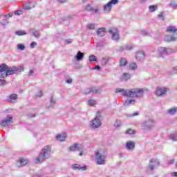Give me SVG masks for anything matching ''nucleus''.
Instances as JSON below:
<instances>
[{
  "instance_id": "nucleus-2",
  "label": "nucleus",
  "mask_w": 177,
  "mask_h": 177,
  "mask_svg": "<svg viewBox=\"0 0 177 177\" xmlns=\"http://www.w3.org/2000/svg\"><path fill=\"white\" fill-rule=\"evenodd\" d=\"M116 93H122V96L125 97H131L132 99H138L140 96H142L145 93V90L143 88H130V89H122V88H116Z\"/></svg>"
},
{
  "instance_id": "nucleus-6",
  "label": "nucleus",
  "mask_w": 177,
  "mask_h": 177,
  "mask_svg": "<svg viewBox=\"0 0 177 177\" xmlns=\"http://www.w3.org/2000/svg\"><path fill=\"white\" fill-rule=\"evenodd\" d=\"M102 113L100 111H97L95 118L91 120V128L93 129H97L100 127H102Z\"/></svg>"
},
{
  "instance_id": "nucleus-29",
  "label": "nucleus",
  "mask_w": 177,
  "mask_h": 177,
  "mask_svg": "<svg viewBox=\"0 0 177 177\" xmlns=\"http://www.w3.org/2000/svg\"><path fill=\"white\" fill-rule=\"evenodd\" d=\"M176 112L177 107H173L167 110V114H169L170 115H174V114H176Z\"/></svg>"
},
{
  "instance_id": "nucleus-52",
  "label": "nucleus",
  "mask_w": 177,
  "mask_h": 177,
  "mask_svg": "<svg viewBox=\"0 0 177 177\" xmlns=\"http://www.w3.org/2000/svg\"><path fill=\"white\" fill-rule=\"evenodd\" d=\"M158 19H162V20H164V12H160L158 15Z\"/></svg>"
},
{
  "instance_id": "nucleus-54",
  "label": "nucleus",
  "mask_w": 177,
  "mask_h": 177,
  "mask_svg": "<svg viewBox=\"0 0 177 177\" xmlns=\"http://www.w3.org/2000/svg\"><path fill=\"white\" fill-rule=\"evenodd\" d=\"M35 46H37V42L33 41L30 44V47L34 49V48H35Z\"/></svg>"
},
{
  "instance_id": "nucleus-21",
  "label": "nucleus",
  "mask_w": 177,
  "mask_h": 177,
  "mask_svg": "<svg viewBox=\"0 0 177 177\" xmlns=\"http://www.w3.org/2000/svg\"><path fill=\"white\" fill-rule=\"evenodd\" d=\"M132 75L128 73H124L122 76L120 77L121 81H129L131 80Z\"/></svg>"
},
{
  "instance_id": "nucleus-57",
  "label": "nucleus",
  "mask_w": 177,
  "mask_h": 177,
  "mask_svg": "<svg viewBox=\"0 0 177 177\" xmlns=\"http://www.w3.org/2000/svg\"><path fill=\"white\" fill-rule=\"evenodd\" d=\"M93 70H100V66H95L94 68H93Z\"/></svg>"
},
{
  "instance_id": "nucleus-3",
  "label": "nucleus",
  "mask_w": 177,
  "mask_h": 177,
  "mask_svg": "<svg viewBox=\"0 0 177 177\" xmlns=\"http://www.w3.org/2000/svg\"><path fill=\"white\" fill-rule=\"evenodd\" d=\"M50 153H52V148L50 146H45L39 153L38 157L36 158L35 163L38 164V162H44L45 160H48V158L50 157Z\"/></svg>"
},
{
  "instance_id": "nucleus-18",
  "label": "nucleus",
  "mask_w": 177,
  "mask_h": 177,
  "mask_svg": "<svg viewBox=\"0 0 177 177\" xmlns=\"http://www.w3.org/2000/svg\"><path fill=\"white\" fill-rule=\"evenodd\" d=\"M125 149H127L129 151H132L135 150V142L129 141L125 144Z\"/></svg>"
},
{
  "instance_id": "nucleus-45",
  "label": "nucleus",
  "mask_w": 177,
  "mask_h": 177,
  "mask_svg": "<svg viewBox=\"0 0 177 177\" xmlns=\"http://www.w3.org/2000/svg\"><path fill=\"white\" fill-rule=\"evenodd\" d=\"M8 18L3 19V22L1 23L2 26H6V24H9V21H8Z\"/></svg>"
},
{
  "instance_id": "nucleus-60",
  "label": "nucleus",
  "mask_w": 177,
  "mask_h": 177,
  "mask_svg": "<svg viewBox=\"0 0 177 177\" xmlns=\"http://www.w3.org/2000/svg\"><path fill=\"white\" fill-rule=\"evenodd\" d=\"M141 34H142V35H147V31H146V30H142V31H141Z\"/></svg>"
},
{
  "instance_id": "nucleus-16",
  "label": "nucleus",
  "mask_w": 177,
  "mask_h": 177,
  "mask_svg": "<svg viewBox=\"0 0 177 177\" xmlns=\"http://www.w3.org/2000/svg\"><path fill=\"white\" fill-rule=\"evenodd\" d=\"M136 59L138 62H143L145 59H146V55L145 54V51L140 50H138L136 55Z\"/></svg>"
},
{
  "instance_id": "nucleus-56",
  "label": "nucleus",
  "mask_w": 177,
  "mask_h": 177,
  "mask_svg": "<svg viewBox=\"0 0 177 177\" xmlns=\"http://www.w3.org/2000/svg\"><path fill=\"white\" fill-rule=\"evenodd\" d=\"M28 75L29 77H32V75H34V71L30 70Z\"/></svg>"
},
{
  "instance_id": "nucleus-10",
  "label": "nucleus",
  "mask_w": 177,
  "mask_h": 177,
  "mask_svg": "<svg viewBox=\"0 0 177 177\" xmlns=\"http://www.w3.org/2000/svg\"><path fill=\"white\" fill-rule=\"evenodd\" d=\"M109 32V34H111L113 41H118V39H120V33L118 32V29L115 28H110Z\"/></svg>"
},
{
  "instance_id": "nucleus-27",
  "label": "nucleus",
  "mask_w": 177,
  "mask_h": 177,
  "mask_svg": "<svg viewBox=\"0 0 177 177\" xmlns=\"http://www.w3.org/2000/svg\"><path fill=\"white\" fill-rule=\"evenodd\" d=\"M56 104V100L53 98V96L50 97V104L47 105L48 109H50V107H53Z\"/></svg>"
},
{
  "instance_id": "nucleus-48",
  "label": "nucleus",
  "mask_w": 177,
  "mask_h": 177,
  "mask_svg": "<svg viewBox=\"0 0 177 177\" xmlns=\"http://www.w3.org/2000/svg\"><path fill=\"white\" fill-rule=\"evenodd\" d=\"M6 84H8V82H6V80L0 79V85L1 86L6 85Z\"/></svg>"
},
{
  "instance_id": "nucleus-37",
  "label": "nucleus",
  "mask_w": 177,
  "mask_h": 177,
  "mask_svg": "<svg viewBox=\"0 0 177 177\" xmlns=\"http://www.w3.org/2000/svg\"><path fill=\"white\" fill-rule=\"evenodd\" d=\"M138 68V65L135 62L130 64V70L135 71Z\"/></svg>"
},
{
  "instance_id": "nucleus-20",
  "label": "nucleus",
  "mask_w": 177,
  "mask_h": 177,
  "mask_svg": "<svg viewBox=\"0 0 177 177\" xmlns=\"http://www.w3.org/2000/svg\"><path fill=\"white\" fill-rule=\"evenodd\" d=\"M28 162L26 159L21 158L17 161V167H24V165H27Z\"/></svg>"
},
{
  "instance_id": "nucleus-50",
  "label": "nucleus",
  "mask_w": 177,
  "mask_h": 177,
  "mask_svg": "<svg viewBox=\"0 0 177 177\" xmlns=\"http://www.w3.org/2000/svg\"><path fill=\"white\" fill-rule=\"evenodd\" d=\"M171 74H177V66L172 68L171 71Z\"/></svg>"
},
{
  "instance_id": "nucleus-14",
  "label": "nucleus",
  "mask_w": 177,
  "mask_h": 177,
  "mask_svg": "<svg viewBox=\"0 0 177 177\" xmlns=\"http://www.w3.org/2000/svg\"><path fill=\"white\" fill-rule=\"evenodd\" d=\"M158 52L160 56H165L166 55H169L170 52H172L171 48H167L165 47H159L158 48Z\"/></svg>"
},
{
  "instance_id": "nucleus-53",
  "label": "nucleus",
  "mask_w": 177,
  "mask_h": 177,
  "mask_svg": "<svg viewBox=\"0 0 177 177\" xmlns=\"http://www.w3.org/2000/svg\"><path fill=\"white\" fill-rule=\"evenodd\" d=\"M12 16H13V14L12 13H9L8 15H4L3 17L5 19H9V17H12Z\"/></svg>"
},
{
  "instance_id": "nucleus-59",
  "label": "nucleus",
  "mask_w": 177,
  "mask_h": 177,
  "mask_svg": "<svg viewBox=\"0 0 177 177\" xmlns=\"http://www.w3.org/2000/svg\"><path fill=\"white\" fill-rule=\"evenodd\" d=\"M124 50H125V48L123 46H120L119 48V51L120 52H124Z\"/></svg>"
},
{
  "instance_id": "nucleus-19",
  "label": "nucleus",
  "mask_w": 177,
  "mask_h": 177,
  "mask_svg": "<svg viewBox=\"0 0 177 177\" xmlns=\"http://www.w3.org/2000/svg\"><path fill=\"white\" fill-rule=\"evenodd\" d=\"M135 104H136V100L135 98L127 100L124 103L125 107H130V106H135Z\"/></svg>"
},
{
  "instance_id": "nucleus-7",
  "label": "nucleus",
  "mask_w": 177,
  "mask_h": 177,
  "mask_svg": "<svg viewBox=\"0 0 177 177\" xmlns=\"http://www.w3.org/2000/svg\"><path fill=\"white\" fill-rule=\"evenodd\" d=\"M142 129L143 131H150L156 127V120L153 119H148L142 123Z\"/></svg>"
},
{
  "instance_id": "nucleus-26",
  "label": "nucleus",
  "mask_w": 177,
  "mask_h": 177,
  "mask_svg": "<svg viewBox=\"0 0 177 177\" xmlns=\"http://www.w3.org/2000/svg\"><path fill=\"white\" fill-rule=\"evenodd\" d=\"M112 8L113 7L109 3L103 6V10L105 12V13H110Z\"/></svg>"
},
{
  "instance_id": "nucleus-49",
  "label": "nucleus",
  "mask_w": 177,
  "mask_h": 177,
  "mask_svg": "<svg viewBox=\"0 0 177 177\" xmlns=\"http://www.w3.org/2000/svg\"><path fill=\"white\" fill-rule=\"evenodd\" d=\"M169 6L172 8L173 9H176L177 8V3H170Z\"/></svg>"
},
{
  "instance_id": "nucleus-63",
  "label": "nucleus",
  "mask_w": 177,
  "mask_h": 177,
  "mask_svg": "<svg viewBox=\"0 0 177 177\" xmlns=\"http://www.w3.org/2000/svg\"><path fill=\"white\" fill-rule=\"evenodd\" d=\"M171 176L177 177V171L171 173Z\"/></svg>"
},
{
  "instance_id": "nucleus-51",
  "label": "nucleus",
  "mask_w": 177,
  "mask_h": 177,
  "mask_svg": "<svg viewBox=\"0 0 177 177\" xmlns=\"http://www.w3.org/2000/svg\"><path fill=\"white\" fill-rule=\"evenodd\" d=\"M23 14V11L22 10H17L15 12V15H17V16H20V15Z\"/></svg>"
},
{
  "instance_id": "nucleus-25",
  "label": "nucleus",
  "mask_w": 177,
  "mask_h": 177,
  "mask_svg": "<svg viewBox=\"0 0 177 177\" xmlns=\"http://www.w3.org/2000/svg\"><path fill=\"white\" fill-rule=\"evenodd\" d=\"M66 138H67L66 133L59 134L56 136L57 140H59V142H64V140H66Z\"/></svg>"
},
{
  "instance_id": "nucleus-22",
  "label": "nucleus",
  "mask_w": 177,
  "mask_h": 177,
  "mask_svg": "<svg viewBox=\"0 0 177 177\" xmlns=\"http://www.w3.org/2000/svg\"><path fill=\"white\" fill-rule=\"evenodd\" d=\"M33 8H35V6L32 5L31 2H28L23 6V9L25 10H30L31 9H33Z\"/></svg>"
},
{
  "instance_id": "nucleus-4",
  "label": "nucleus",
  "mask_w": 177,
  "mask_h": 177,
  "mask_svg": "<svg viewBox=\"0 0 177 177\" xmlns=\"http://www.w3.org/2000/svg\"><path fill=\"white\" fill-rule=\"evenodd\" d=\"M166 31L170 34L165 37L166 42H175V41H177V29L175 26L167 27Z\"/></svg>"
},
{
  "instance_id": "nucleus-38",
  "label": "nucleus",
  "mask_w": 177,
  "mask_h": 177,
  "mask_svg": "<svg viewBox=\"0 0 177 177\" xmlns=\"http://www.w3.org/2000/svg\"><path fill=\"white\" fill-rule=\"evenodd\" d=\"M88 60L90 62H97V59L96 58V56L91 55L88 57Z\"/></svg>"
},
{
  "instance_id": "nucleus-41",
  "label": "nucleus",
  "mask_w": 177,
  "mask_h": 177,
  "mask_svg": "<svg viewBox=\"0 0 177 177\" xmlns=\"http://www.w3.org/2000/svg\"><path fill=\"white\" fill-rule=\"evenodd\" d=\"M125 133L127 135H135V131L132 130V129H129L126 131Z\"/></svg>"
},
{
  "instance_id": "nucleus-42",
  "label": "nucleus",
  "mask_w": 177,
  "mask_h": 177,
  "mask_svg": "<svg viewBox=\"0 0 177 177\" xmlns=\"http://www.w3.org/2000/svg\"><path fill=\"white\" fill-rule=\"evenodd\" d=\"M17 48L19 50H24V49H26V46H24V44H17Z\"/></svg>"
},
{
  "instance_id": "nucleus-47",
  "label": "nucleus",
  "mask_w": 177,
  "mask_h": 177,
  "mask_svg": "<svg viewBox=\"0 0 177 177\" xmlns=\"http://www.w3.org/2000/svg\"><path fill=\"white\" fill-rule=\"evenodd\" d=\"M136 115H139V113L135 112L133 114H127V117H136Z\"/></svg>"
},
{
  "instance_id": "nucleus-1",
  "label": "nucleus",
  "mask_w": 177,
  "mask_h": 177,
  "mask_svg": "<svg viewBox=\"0 0 177 177\" xmlns=\"http://www.w3.org/2000/svg\"><path fill=\"white\" fill-rule=\"evenodd\" d=\"M22 71H24V66L23 65L9 68L6 64H1L0 65V78L5 79L9 75H13V74Z\"/></svg>"
},
{
  "instance_id": "nucleus-46",
  "label": "nucleus",
  "mask_w": 177,
  "mask_h": 177,
  "mask_svg": "<svg viewBox=\"0 0 177 177\" xmlns=\"http://www.w3.org/2000/svg\"><path fill=\"white\" fill-rule=\"evenodd\" d=\"M126 50H132L133 49V47L131 44H127L125 46Z\"/></svg>"
},
{
  "instance_id": "nucleus-28",
  "label": "nucleus",
  "mask_w": 177,
  "mask_h": 177,
  "mask_svg": "<svg viewBox=\"0 0 177 177\" xmlns=\"http://www.w3.org/2000/svg\"><path fill=\"white\" fill-rule=\"evenodd\" d=\"M127 64H128V59H127V58L125 57L121 58L120 60V67H125Z\"/></svg>"
},
{
  "instance_id": "nucleus-62",
  "label": "nucleus",
  "mask_w": 177,
  "mask_h": 177,
  "mask_svg": "<svg viewBox=\"0 0 177 177\" xmlns=\"http://www.w3.org/2000/svg\"><path fill=\"white\" fill-rule=\"evenodd\" d=\"M82 66L80 64H76L75 68H81Z\"/></svg>"
},
{
  "instance_id": "nucleus-15",
  "label": "nucleus",
  "mask_w": 177,
  "mask_h": 177,
  "mask_svg": "<svg viewBox=\"0 0 177 177\" xmlns=\"http://www.w3.org/2000/svg\"><path fill=\"white\" fill-rule=\"evenodd\" d=\"M12 120H13L12 115H7V119L2 120L0 123L1 127H9L10 122H12Z\"/></svg>"
},
{
  "instance_id": "nucleus-24",
  "label": "nucleus",
  "mask_w": 177,
  "mask_h": 177,
  "mask_svg": "<svg viewBox=\"0 0 177 177\" xmlns=\"http://www.w3.org/2000/svg\"><path fill=\"white\" fill-rule=\"evenodd\" d=\"M84 53H82L81 51H78L77 53V55H75V58L77 62H81V60H82V59H84Z\"/></svg>"
},
{
  "instance_id": "nucleus-5",
  "label": "nucleus",
  "mask_w": 177,
  "mask_h": 177,
  "mask_svg": "<svg viewBox=\"0 0 177 177\" xmlns=\"http://www.w3.org/2000/svg\"><path fill=\"white\" fill-rule=\"evenodd\" d=\"M107 154L104 151H98L95 153V160L97 165H104Z\"/></svg>"
},
{
  "instance_id": "nucleus-31",
  "label": "nucleus",
  "mask_w": 177,
  "mask_h": 177,
  "mask_svg": "<svg viewBox=\"0 0 177 177\" xmlns=\"http://www.w3.org/2000/svg\"><path fill=\"white\" fill-rule=\"evenodd\" d=\"M15 35H17L18 37H21L23 35H27V32L24 30H17L15 32Z\"/></svg>"
},
{
  "instance_id": "nucleus-64",
  "label": "nucleus",
  "mask_w": 177,
  "mask_h": 177,
  "mask_svg": "<svg viewBox=\"0 0 177 177\" xmlns=\"http://www.w3.org/2000/svg\"><path fill=\"white\" fill-rule=\"evenodd\" d=\"M32 177H41V176L39 175V174H36L33 175Z\"/></svg>"
},
{
  "instance_id": "nucleus-32",
  "label": "nucleus",
  "mask_w": 177,
  "mask_h": 177,
  "mask_svg": "<svg viewBox=\"0 0 177 177\" xmlns=\"http://www.w3.org/2000/svg\"><path fill=\"white\" fill-rule=\"evenodd\" d=\"M121 125H122V122L120 120H116L113 124V127H115V128H120Z\"/></svg>"
},
{
  "instance_id": "nucleus-17",
  "label": "nucleus",
  "mask_w": 177,
  "mask_h": 177,
  "mask_svg": "<svg viewBox=\"0 0 177 177\" xmlns=\"http://www.w3.org/2000/svg\"><path fill=\"white\" fill-rule=\"evenodd\" d=\"M17 99H19V95L16 93H12L7 96V102L10 103H15Z\"/></svg>"
},
{
  "instance_id": "nucleus-61",
  "label": "nucleus",
  "mask_w": 177,
  "mask_h": 177,
  "mask_svg": "<svg viewBox=\"0 0 177 177\" xmlns=\"http://www.w3.org/2000/svg\"><path fill=\"white\" fill-rule=\"evenodd\" d=\"M80 169H82V171H86V166H83V167L80 166Z\"/></svg>"
},
{
  "instance_id": "nucleus-40",
  "label": "nucleus",
  "mask_w": 177,
  "mask_h": 177,
  "mask_svg": "<svg viewBox=\"0 0 177 177\" xmlns=\"http://www.w3.org/2000/svg\"><path fill=\"white\" fill-rule=\"evenodd\" d=\"M87 30H95V24H90L86 25Z\"/></svg>"
},
{
  "instance_id": "nucleus-12",
  "label": "nucleus",
  "mask_w": 177,
  "mask_h": 177,
  "mask_svg": "<svg viewBox=\"0 0 177 177\" xmlns=\"http://www.w3.org/2000/svg\"><path fill=\"white\" fill-rule=\"evenodd\" d=\"M85 10H86L87 12H92L95 15L100 14V8H99V7L93 8L92 6H91V4H88L86 6Z\"/></svg>"
},
{
  "instance_id": "nucleus-9",
  "label": "nucleus",
  "mask_w": 177,
  "mask_h": 177,
  "mask_svg": "<svg viewBox=\"0 0 177 177\" xmlns=\"http://www.w3.org/2000/svg\"><path fill=\"white\" fill-rule=\"evenodd\" d=\"M160 165V160L158 159H151L149 160V168L150 170H147L148 174H153V170L156 167H158Z\"/></svg>"
},
{
  "instance_id": "nucleus-43",
  "label": "nucleus",
  "mask_w": 177,
  "mask_h": 177,
  "mask_svg": "<svg viewBox=\"0 0 177 177\" xmlns=\"http://www.w3.org/2000/svg\"><path fill=\"white\" fill-rule=\"evenodd\" d=\"M73 169H81V165L80 164H75L72 165Z\"/></svg>"
},
{
  "instance_id": "nucleus-35",
  "label": "nucleus",
  "mask_w": 177,
  "mask_h": 177,
  "mask_svg": "<svg viewBox=\"0 0 177 177\" xmlns=\"http://www.w3.org/2000/svg\"><path fill=\"white\" fill-rule=\"evenodd\" d=\"M32 35L35 38H39L41 37V32H39V30H35L32 31Z\"/></svg>"
},
{
  "instance_id": "nucleus-55",
  "label": "nucleus",
  "mask_w": 177,
  "mask_h": 177,
  "mask_svg": "<svg viewBox=\"0 0 177 177\" xmlns=\"http://www.w3.org/2000/svg\"><path fill=\"white\" fill-rule=\"evenodd\" d=\"M66 84H72L73 80L71 78H68L66 80Z\"/></svg>"
},
{
  "instance_id": "nucleus-44",
  "label": "nucleus",
  "mask_w": 177,
  "mask_h": 177,
  "mask_svg": "<svg viewBox=\"0 0 177 177\" xmlns=\"http://www.w3.org/2000/svg\"><path fill=\"white\" fill-rule=\"evenodd\" d=\"M42 96H44V94L42 93V90H40L37 92L36 97H42Z\"/></svg>"
},
{
  "instance_id": "nucleus-11",
  "label": "nucleus",
  "mask_w": 177,
  "mask_h": 177,
  "mask_svg": "<svg viewBox=\"0 0 177 177\" xmlns=\"http://www.w3.org/2000/svg\"><path fill=\"white\" fill-rule=\"evenodd\" d=\"M169 91V88L156 87L155 93L157 96H164Z\"/></svg>"
},
{
  "instance_id": "nucleus-33",
  "label": "nucleus",
  "mask_w": 177,
  "mask_h": 177,
  "mask_svg": "<svg viewBox=\"0 0 177 177\" xmlns=\"http://www.w3.org/2000/svg\"><path fill=\"white\" fill-rule=\"evenodd\" d=\"M97 102L95 101V100L94 99H89L88 101H87V104L88 106H95Z\"/></svg>"
},
{
  "instance_id": "nucleus-13",
  "label": "nucleus",
  "mask_w": 177,
  "mask_h": 177,
  "mask_svg": "<svg viewBox=\"0 0 177 177\" xmlns=\"http://www.w3.org/2000/svg\"><path fill=\"white\" fill-rule=\"evenodd\" d=\"M70 151H82L84 146L82 144L75 143L69 147Z\"/></svg>"
},
{
  "instance_id": "nucleus-39",
  "label": "nucleus",
  "mask_w": 177,
  "mask_h": 177,
  "mask_svg": "<svg viewBox=\"0 0 177 177\" xmlns=\"http://www.w3.org/2000/svg\"><path fill=\"white\" fill-rule=\"evenodd\" d=\"M118 0H111L108 3L113 7V5H118Z\"/></svg>"
},
{
  "instance_id": "nucleus-23",
  "label": "nucleus",
  "mask_w": 177,
  "mask_h": 177,
  "mask_svg": "<svg viewBox=\"0 0 177 177\" xmlns=\"http://www.w3.org/2000/svg\"><path fill=\"white\" fill-rule=\"evenodd\" d=\"M105 35H106V29L104 28H100L97 30V35L98 37H104Z\"/></svg>"
},
{
  "instance_id": "nucleus-34",
  "label": "nucleus",
  "mask_w": 177,
  "mask_h": 177,
  "mask_svg": "<svg viewBox=\"0 0 177 177\" xmlns=\"http://www.w3.org/2000/svg\"><path fill=\"white\" fill-rule=\"evenodd\" d=\"M149 9L150 12H156L158 9V6L157 5H152L149 6Z\"/></svg>"
},
{
  "instance_id": "nucleus-30",
  "label": "nucleus",
  "mask_w": 177,
  "mask_h": 177,
  "mask_svg": "<svg viewBox=\"0 0 177 177\" xmlns=\"http://www.w3.org/2000/svg\"><path fill=\"white\" fill-rule=\"evenodd\" d=\"M109 60H110V57H105L102 58L101 66H106V64H107Z\"/></svg>"
},
{
  "instance_id": "nucleus-58",
  "label": "nucleus",
  "mask_w": 177,
  "mask_h": 177,
  "mask_svg": "<svg viewBox=\"0 0 177 177\" xmlns=\"http://www.w3.org/2000/svg\"><path fill=\"white\" fill-rule=\"evenodd\" d=\"M66 44H73V39H66Z\"/></svg>"
},
{
  "instance_id": "nucleus-36",
  "label": "nucleus",
  "mask_w": 177,
  "mask_h": 177,
  "mask_svg": "<svg viewBox=\"0 0 177 177\" xmlns=\"http://www.w3.org/2000/svg\"><path fill=\"white\" fill-rule=\"evenodd\" d=\"M170 139H171L173 142H177V132H175L171 134Z\"/></svg>"
},
{
  "instance_id": "nucleus-8",
  "label": "nucleus",
  "mask_w": 177,
  "mask_h": 177,
  "mask_svg": "<svg viewBox=\"0 0 177 177\" xmlns=\"http://www.w3.org/2000/svg\"><path fill=\"white\" fill-rule=\"evenodd\" d=\"M85 95H89L91 93H95L96 95H100L102 93V88L91 86L84 90Z\"/></svg>"
}]
</instances>
